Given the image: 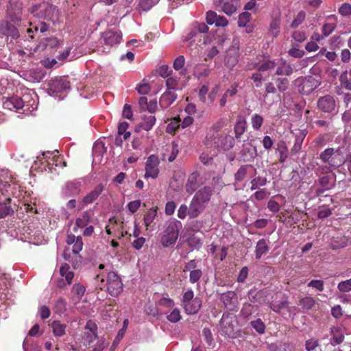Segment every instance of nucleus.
<instances>
[{"instance_id": "nucleus-11", "label": "nucleus", "mask_w": 351, "mask_h": 351, "mask_svg": "<svg viewBox=\"0 0 351 351\" xmlns=\"http://www.w3.org/2000/svg\"><path fill=\"white\" fill-rule=\"evenodd\" d=\"M317 108L319 110L326 113L332 112L336 108L334 97L330 95L321 97L317 101Z\"/></svg>"}, {"instance_id": "nucleus-56", "label": "nucleus", "mask_w": 351, "mask_h": 351, "mask_svg": "<svg viewBox=\"0 0 351 351\" xmlns=\"http://www.w3.org/2000/svg\"><path fill=\"white\" fill-rule=\"evenodd\" d=\"M181 319L180 311L178 308H174L172 312L167 316V319L172 322L176 323Z\"/></svg>"}, {"instance_id": "nucleus-5", "label": "nucleus", "mask_w": 351, "mask_h": 351, "mask_svg": "<svg viewBox=\"0 0 351 351\" xmlns=\"http://www.w3.org/2000/svg\"><path fill=\"white\" fill-rule=\"evenodd\" d=\"M236 322V316L233 313H223L220 321L221 333L230 338L235 337L234 324Z\"/></svg>"}, {"instance_id": "nucleus-58", "label": "nucleus", "mask_w": 351, "mask_h": 351, "mask_svg": "<svg viewBox=\"0 0 351 351\" xmlns=\"http://www.w3.org/2000/svg\"><path fill=\"white\" fill-rule=\"evenodd\" d=\"M247 173V167L241 166L235 173V180L237 181H241L244 179Z\"/></svg>"}, {"instance_id": "nucleus-39", "label": "nucleus", "mask_w": 351, "mask_h": 351, "mask_svg": "<svg viewBox=\"0 0 351 351\" xmlns=\"http://www.w3.org/2000/svg\"><path fill=\"white\" fill-rule=\"evenodd\" d=\"M66 301L63 298H60L55 302L54 311L56 313H63L66 310Z\"/></svg>"}, {"instance_id": "nucleus-55", "label": "nucleus", "mask_w": 351, "mask_h": 351, "mask_svg": "<svg viewBox=\"0 0 351 351\" xmlns=\"http://www.w3.org/2000/svg\"><path fill=\"white\" fill-rule=\"evenodd\" d=\"M337 287L341 292H349L351 291V279L339 282Z\"/></svg>"}, {"instance_id": "nucleus-40", "label": "nucleus", "mask_w": 351, "mask_h": 351, "mask_svg": "<svg viewBox=\"0 0 351 351\" xmlns=\"http://www.w3.org/2000/svg\"><path fill=\"white\" fill-rule=\"evenodd\" d=\"M43 43L45 48L54 49L59 46L60 41L56 37H50L45 38Z\"/></svg>"}, {"instance_id": "nucleus-32", "label": "nucleus", "mask_w": 351, "mask_h": 351, "mask_svg": "<svg viewBox=\"0 0 351 351\" xmlns=\"http://www.w3.org/2000/svg\"><path fill=\"white\" fill-rule=\"evenodd\" d=\"M16 10L12 12V8L8 10V15L10 20L14 23H18L21 20L22 8L20 5H16Z\"/></svg>"}, {"instance_id": "nucleus-23", "label": "nucleus", "mask_w": 351, "mask_h": 351, "mask_svg": "<svg viewBox=\"0 0 351 351\" xmlns=\"http://www.w3.org/2000/svg\"><path fill=\"white\" fill-rule=\"evenodd\" d=\"M88 217L84 215L82 218H78L76 219L75 225L73 227V231L75 232H77L78 230H80V232H82L84 235H86L88 234Z\"/></svg>"}, {"instance_id": "nucleus-1", "label": "nucleus", "mask_w": 351, "mask_h": 351, "mask_svg": "<svg viewBox=\"0 0 351 351\" xmlns=\"http://www.w3.org/2000/svg\"><path fill=\"white\" fill-rule=\"evenodd\" d=\"M213 194L211 187L206 186L199 189L193 196L189 205V217H197L206 208Z\"/></svg>"}, {"instance_id": "nucleus-9", "label": "nucleus", "mask_w": 351, "mask_h": 351, "mask_svg": "<svg viewBox=\"0 0 351 351\" xmlns=\"http://www.w3.org/2000/svg\"><path fill=\"white\" fill-rule=\"evenodd\" d=\"M320 85V82L311 75L302 78L298 85V90L303 95L311 94Z\"/></svg>"}, {"instance_id": "nucleus-50", "label": "nucleus", "mask_w": 351, "mask_h": 351, "mask_svg": "<svg viewBox=\"0 0 351 351\" xmlns=\"http://www.w3.org/2000/svg\"><path fill=\"white\" fill-rule=\"evenodd\" d=\"M263 122V118L256 114L252 117V125L254 129L259 130Z\"/></svg>"}, {"instance_id": "nucleus-63", "label": "nucleus", "mask_w": 351, "mask_h": 351, "mask_svg": "<svg viewBox=\"0 0 351 351\" xmlns=\"http://www.w3.org/2000/svg\"><path fill=\"white\" fill-rule=\"evenodd\" d=\"M339 12L343 16H348L351 14V5L345 3L339 9Z\"/></svg>"}, {"instance_id": "nucleus-46", "label": "nucleus", "mask_w": 351, "mask_h": 351, "mask_svg": "<svg viewBox=\"0 0 351 351\" xmlns=\"http://www.w3.org/2000/svg\"><path fill=\"white\" fill-rule=\"evenodd\" d=\"M202 276V271L201 269L191 270L189 275V280L191 283L194 284L199 280Z\"/></svg>"}, {"instance_id": "nucleus-15", "label": "nucleus", "mask_w": 351, "mask_h": 351, "mask_svg": "<svg viewBox=\"0 0 351 351\" xmlns=\"http://www.w3.org/2000/svg\"><path fill=\"white\" fill-rule=\"evenodd\" d=\"M256 148L247 143H243L239 152L240 157L243 162H250L256 156Z\"/></svg>"}, {"instance_id": "nucleus-29", "label": "nucleus", "mask_w": 351, "mask_h": 351, "mask_svg": "<svg viewBox=\"0 0 351 351\" xmlns=\"http://www.w3.org/2000/svg\"><path fill=\"white\" fill-rule=\"evenodd\" d=\"M39 7L41 11H45V13L43 16L48 20H53V14H56L58 12V10L55 6L48 3H43L40 5Z\"/></svg>"}, {"instance_id": "nucleus-25", "label": "nucleus", "mask_w": 351, "mask_h": 351, "mask_svg": "<svg viewBox=\"0 0 351 351\" xmlns=\"http://www.w3.org/2000/svg\"><path fill=\"white\" fill-rule=\"evenodd\" d=\"M293 69L290 64L282 60L277 67L276 75L289 76L293 73Z\"/></svg>"}, {"instance_id": "nucleus-31", "label": "nucleus", "mask_w": 351, "mask_h": 351, "mask_svg": "<svg viewBox=\"0 0 351 351\" xmlns=\"http://www.w3.org/2000/svg\"><path fill=\"white\" fill-rule=\"evenodd\" d=\"M51 326L56 337H62L65 335L66 326L60 321H53Z\"/></svg>"}, {"instance_id": "nucleus-8", "label": "nucleus", "mask_w": 351, "mask_h": 351, "mask_svg": "<svg viewBox=\"0 0 351 351\" xmlns=\"http://www.w3.org/2000/svg\"><path fill=\"white\" fill-rule=\"evenodd\" d=\"M69 88V82L66 78L56 77L49 82L47 93L49 95L56 97V93H62Z\"/></svg>"}, {"instance_id": "nucleus-26", "label": "nucleus", "mask_w": 351, "mask_h": 351, "mask_svg": "<svg viewBox=\"0 0 351 351\" xmlns=\"http://www.w3.org/2000/svg\"><path fill=\"white\" fill-rule=\"evenodd\" d=\"M105 152L106 147L104 143L102 141H97L93 146V162L95 161L96 158H98V160H100Z\"/></svg>"}, {"instance_id": "nucleus-17", "label": "nucleus", "mask_w": 351, "mask_h": 351, "mask_svg": "<svg viewBox=\"0 0 351 351\" xmlns=\"http://www.w3.org/2000/svg\"><path fill=\"white\" fill-rule=\"evenodd\" d=\"M0 32L5 36H10L13 39L19 37V32L16 27L7 21H1L0 24Z\"/></svg>"}, {"instance_id": "nucleus-16", "label": "nucleus", "mask_w": 351, "mask_h": 351, "mask_svg": "<svg viewBox=\"0 0 351 351\" xmlns=\"http://www.w3.org/2000/svg\"><path fill=\"white\" fill-rule=\"evenodd\" d=\"M60 274L65 278V281L60 280L58 282L57 285L59 287H63L66 285H70L74 276L73 271L70 270V266L67 263L62 265L60 268Z\"/></svg>"}, {"instance_id": "nucleus-21", "label": "nucleus", "mask_w": 351, "mask_h": 351, "mask_svg": "<svg viewBox=\"0 0 351 351\" xmlns=\"http://www.w3.org/2000/svg\"><path fill=\"white\" fill-rule=\"evenodd\" d=\"M247 128V122L242 117H239L234 125L235 138L239 140L241 135L245 132Z\"/></svg>"}, {"instance_id": "nucleus-42", "label": "nucleus", "mask_w": 351, "mask_h": 351, "mask_svg": "<svg viewBox=\"0 0 351 351\" xmlns=\"http://www.w3.org/2000/svg\"><path fill=\"white\" fill-rule=\"evenodd\" d=\"M104 189V186L100 184H98L94 190H93L90 193H89V203L95 200L99 195L101 193Z\"/></svg>"}, {"instance_id": "nucleus-33", "label": "nucleus", "mask_w": 351, "mask_h": 351, "mask_svg": "<svg viewBox=\"0 0 351 351\" xmlns=\"http://www.w3.org/2000/svg\"><path fill=\"white\" fill-rule=\"evenodd\" d=\"M86 291L85 287L80 285V284H75L72 289V293L73 295V300L77 303L84 295V293Z\"/></svg>"}, {"instance_id": "nucleus-52", "label": "nucleus", "mask_w": 351, "mask_h": 351, "mask_svg": "<svg viewBox=\"0 0 351 351\" xmlns=\"http://www.w3.org/2000/svg\"><path fill=\"white\" fill-rule=\"evenodd\" d=\"M235 293L232 291H228L221 294V300L223 304L227 306L231 304L232 298L234 297Z\"/></svg>"}, {"instance_id": "nucleus-24", "label": "nucleus", "mask_w": 351, "mask_h": 351, "mask_svg": "<svg viewBox=\"0 0 351 351\" xmlns=\"http://www.w3.org/2000/svg\"><path fill=\"white\" fill-rule=\"evenodd\" d=\"M269 245L267 241L264 239H260L256 245V258L260 259L263 255H265L269 251Z\"/></svg>"}, {"instance_id": "nucleus-44", "label": "nucleus", "mask_w": 351, "mask_h": 351, "mask_svg": "<svg viewBox=\"0 0 351 351\" xmlns=\"http://www.w3.org/2000/svg\"><path fill=\"white\" fill-rule=\"evenodd\" d=\"M305 17L306 14L304 11L299 12L291 24V27L295 28L298 27L304 21Z\"/></svg>"}, {"instance_id": "nucleus-54", "label": "nucleus", "mask_w": 351, "mask_h": 351, "mask_svg": "<svg viewBox=\"0 0 351 351\" xmlns=\"http://www.w3.org/2000/svg\"><path fill=\"white\" fill-rule=\"evenodd\" d=\"M202 336L208 346H210L213 343V335L209 328H205L202 330Z\"/></svg>"}, {"instance_id": "nucleus-41", "label": "nucleus", "mask_w": 351, "mask_h": 351, "mask_svg": "<svg viewBox=\"0 0 351 351\" xmlns=\"http://www.w3.org/2000/svg\"><path fill=\"white\" fill-rule=\"evenodd\" d=\"M276 66V64L273 60H266L264 61L260 66L257 67L258 71H266L269 70H272Z\"/></svg>"}, {"instance_id": "nucleus-2", "label": "nucleus", "mask_w": 351, "mask_h": 351, "mask_svg": "<svg viewBox=\"0 0 351 351\" xmlns=\"http://www.w3.org/2000/svg\"><path fill=\"white\" fill-rule=\"evenodd\" d=\"M343 147L327 148L320 153L319 158L324 163H328L330 167L337 169L346 162L344 156Z\"/></svg>"}, {"instance_id": "nucleus-61", "label": "nucleus", "mask_w": 351, "mask_h": 351, "mask_svg": "<svg viewBox=\"0 0 351 351\" xmlns=\"http://www.w3.org/2000/svg\"><path fill=\"white\" fill-rule=\"evenodd\" d=\"M308 286L315 288L319 291L324 290V282L320 280H312L308 282Z\"/></svg>"}, {"instance_id": "nucleus-18", "label": "nucleus", "mask_w": 351, "mask_h": 351, "mask_svg": "<svg viewBox=\"0 0 351 351\" xmlns=\"http://www.w3.org/2000/svg\"><path fill=\"white\" fill-rule=\"evenodd\" d=\"M177 99V94L173 90H166L160 98V106L162 108H167Z\"/></svg>"}, {"instance_id": "nucleus-45", "label": "nucleus", "mask_w": 351, "mask_h": 351, "mask_svg": "<svg viewBox=\"0 0 351 351\" xmlns=\"http://www.w3.org/2000/svg\"><path fill=\"white\" fill-rule=\"evenodd\" d=\"M178 81L176 78L173 77H170L166 80V86L167 90H173L175 91L178 90Z\"/></svg>"}, {"instance_id": "nucleus-3", "label": "nucleus", "mask_w": 351, "mask_h": 351, "mask_svg": "<svg viewBox=\"0 0 351 351\" xmlns=\"http://www.w3.org/2000/svg\"><path fill=\"white\" fill-rule=\"evenodd\" d=\"M181 223L178 221H169L165 225V230L161 237V244L163 247L173 245L178 239L179 227Z\"/></svg>"}, {"instance_id": "nucleus-10", "label": "nucleus", "mask_w": 351, "mask_h": 351, "mask_svg": "<svg viewBox=\"0 0 351 351\" xmlns=\"http://www.w3.org/2000/svg\"><path fill=\"white\" fill-rule=\"evenodd\" d=\"M158 165L159 160L158 158L156 155H151L147 160L145 164V178H152L154 179L156 178L158 175Z\"/></svg>"}, {"instance_id": "nucleus-28", "label": "nucleus", "mask_w": 351, "mask_h": 351, "mask_svg": "<svg viewBox=\"0 0 351 351\" xmlns=\"http://www.w3.org/2000/svg\"><path fill=\"white\" fill-rule=\"evenodd\" d=\"M123 291V283L116 281L108 283V291L113 297H117Z\"/></svg>"}, {"instance_id": "nucleus-27", "label": "nucleus", "mask_w": 351, "mask_h": 351, "mask_svg": "<svg viewBox=\"0 0 351 351\" xmlns=\"http://www.w3.org/2000/svg\"><path fill=\"white\" fill-rule=\"evenodd\" d=\"M14 213L10 206V197L6 199L5 202H0V218L3 219L11 215Z\"/></svg>"}, {"instance_id": "nucleus-4", "label": "nucleus", "mask_w": 351, "mask_h": 351, "mask_svg": "<svg viewBox=\"0 0 351 351\" xmlns=\"http://www.w3.org/2000/svg\"><path fill=\"white\" fill-rule=\"evenodd\" d=\"M182 302L184 309L188 315L197 313L202 306V300L197 297L194 298V293L191 289L184 293Z\"/></svg>"}, {"instance_id": "nucleus-6", "label": "nucleus", "mask_w": 351, "mask_h": 351, "mask_svg": "<svg viewBox=\"0 0 351 351\" xmlns=\"http://www.w3.org/2000/svg\"><path fill=\"white\" fill-rule=\"evenodd\" d=\"M66 241L68 246L64 251L63 256L66 261H69L71 257L70 250H71L74 254H77L82 250L83 242L80 235L75 237L72 234L67 236Z\"/></svg>"}, {"instance_id": "nucleus-37", "label": "nucleus", "mask_w": 351, "mask_h": 351, "mask_svg": "<svg viewBox=\"0 0 351 351\" xmlns=\"http://www.w3.org/2000/svg\"><path fill=\"white\" fill-rule=\"evenodd\" d=\"M277 88L281 93L285 92L288 89L289 81L286 77H278L276 80Z\"/></svg>"}, {"instance_id": "nucleus-60", "label": "nucleus", "mask_w": 351, "mask_h": 351, "mask_svg": "<svg viewBox=\"0 0 351 351\" xmlns=\"http://www.w3.org/2000/svg\"><path fill=\"white\" fill-rule=\"evenodd\" d=\"M29 339L27 338H25L23 344L24 351H40V348L37 344H35L34 346L29 345Z\"/></svg>"}, {"instance_id": "nucleus-35", "label": "nucleus", "mask_w": 351, "mask_h": 351, "mask_svg": "<svg viewBox=\"0 0 351 351\" xmlns=\"http://www.w3.org/2000/svg\"><path fill=\"white\" fill-rule=\"evenodd\" d=\"M315 300L311 297H305L299 301V305L302 307L304 310H309L313 308L315 305Z\"/></svg>"}, {"instance_id": "nucleus-59", "label": "nucleus", "mask_w": 351, "mask_h": 351, "mask_svg": "<svg viewBox=\"0 0 351 351\" xmlns=\"http://www.w3.org/2000/svg\"><path fill=\"white\" fill-rule=\"evenodd\" d=\"M319 183L322 188L330 189V178L328 176H324L319 179Z\"/></svg>"}, {"instance_id": "nucleus-30", "label": "nucleus", "mask_w": 351, "mask_h": 351, "mask_svg": "<svg viewBox=\"0 0 351 351\" xmlns=\"http://www.w3.org/2000/svg\"><path fill=\"white\" fill-rule=\"evenodd\" d=\"M238 4V0H232L230 2H224L222 5L221 10L227 15L230 16L236 12Z\"/></svg>"}, {"instance_id": "nucleus-53", "label": "nucleus", "mask_w": 351, "mask_h": 351, "mask_svg": "<svg viewBox=\"0 0 351 351\" xmlns=\"http://www.w3.org/2000/svg\"><path fill=\"white\" fill-rule=\"evenodd\" d=\"M41 64L47 69H51L58 64V61L56 58H45L41 60Z\"/></svg>"}, {"instance_id": "nucleus-22", "label": "nucleus", "mask_w": 351, "mask_h": 351, "mask_svg": "<svg viewBox=\"0 0 351 351\" xmlns=\"http://www.w3.org/2000/svg\"><path fill=\"white\" fill-rule=\"evenodd\" d=\"M156 123V117L153 115H145L143 118V121L136 127V130L139 131L141 128L144 130H150Z\"/></svg>"}, {"instance_id": "nucleus-57", "label": "nucleus", "mask_w": 351, "mask_h": 351, "mask_svg": "<svg viewBox=\"0 0 351 351\" xmlns=\"http://www.w3.org/2000/svg\"><path fill=\"white\" fill-rule=\"evenodd\" d=\"M187 215L189 216V206L188 207L186 204H182L178 208V217L181 219H184Z\"/></svg>"}, {"instance_id": "nucleus-38", "label": "nucleus", "mask_w": 351, "mask_h": 351, "mask_svg": "<svg viewBox=\"0 0 351 351\" xmlns=\"http://www.w3.org/2000/svg\"><path fill=\"white\" fill-rule=\"evenodd\" d=\"M280 20L278 18H275L272 19L270 23V32L271 34L276 37L280 32Z\"/></svg>"}, {"instance_id": "nucleus-43", "label": "nucleus", "mask_w": 351, "mask_h": 351, "mask_svg": "<svg viewBox=\"0 0 351 351\" xmlns=\"http://www.w3.org/2000/svg\"><path fill=\"white\" fill-rule=\"evenodd\" d=\"M251 14L245 12L239 14L238 19V25L241 27H244L246 26L247 23L250 21Z\"/></svg>"}, {"instance_id": "nucleus-36", "label": "nucleus", "mask_w": 351, "mask_h": 351, "mask_svg": "<svg viewBox=\"0 0 351 351\" xmlns=\"http://www.w3.org/2000/svg\"><path fill=\"white\" fill-rule=\"evenodd\" d=\"M252 327L259 334H263L265 330V325L261 319L258 318L250 322Z\"/></svg>"}, {"instance_id": "nucleus-64", "label": "nucleus", "mask_w": 351, "mask_h": 351, "mask_svg": "<svg viewBox=\"0 0 351 351\" xmlns=\"http://www.w3.org/2000/svg\"><path fill=\"white\" fill-rule=\"evenodd\" d=\"M332 215L331 210L328 207H324L320 209L317 213V217L319 219H325L330 217Z\"/></svg>"}, {"instance_id": "nucleus-20", "label": "nucleus", "mask_w": 351, "mask_h": 351, "mask_svg": "<svg viewBox=\"0 0 351 351\" xmlns=\"http://www.w3.org/2000/svg\"><path fill=\"white\" fill-rule=\"evenodd\" d=\"M81 182L80 181H71L67 182L62 189V193L66 196L77 195L80 193Z\"/></svg>"}, {"instance_id": "nucleus-12", "label": "nucleus", "mask_w": 351, "mask_h": 351, "mask_svg": "<svg viewBox=\"0 0 351 351\" xmlns=\"http://www.w3.org/2000/svg\"><path fill=\"white\" fill-rule=\"evenodd\" d=\"M249 300L253 303L265 304L269 302V292L266 289L257 291L251 289L248 292Z\"/></svg>"}, {"instance_id": "nucleus-13", "label": "nucleus", "mask_w": 351, "mask_h": 351, "mask_svg": "<svg viewBox=\"0 0 351 351\" xmlns=\"http://www.w3.org/2000/svg\"><path fill=\"white\" fill-rule=\"evenodd\" d=\"M45 72L42 69H33L23 72L21 75L25 80L32 83H38L45 76Z\"/></svg>"}, {"instance_id": "nucleus-51", "label": "nucleus", "mask_w": 351, "mask_h": 351, "mask_svg": "<svg viewBox=\"0 0 351 351\" xmlns=\"http://www.w3.org/2000/svg\"><path fill=\"white\" fill-rule=\"evenodd\" d=\"M187 242L189 247L192 248H199L202 245L201 239L195 235L190 237Z\"/></svg>"}, {"instance_id": "nucleus-48", "label": "nucleus", "mask_w": 351, "mask_h": 351, "mask_svg": "<svg viewBox=\"0 0 351 351\" xmlns=\"http://www.w3.org/2000/svg\"><path fill=\"white\" fill-rule=\"evenodd\" d=\"M222 145L225 150H230L234 145V138L230 136H226L222 141Z\"/></svg>"}, {"instance_id": "nucleus-49", "label": "nucleus", "mask_w": 351, "mask_h": 351, "mask_svg": "<svg viewBox=\"0 0 351 351\" xmlns=\"http://www.w3.org/2000/svg\"><path fill=\"white\" fill-rule=\"evenodd\" d=\"M288 306L287 301H280L275 304H271L270 308L276 313H279L281 309L287 308Z\"/></svg>"}, {"instance_id": "nucleus-34", "label": "nucleus", "mask_w": 351, "mask_h": 351, "mask_svg": "<svg viewBox=\"0 0 351 351\" xmlns=\"http://www.w3.org/2000/svg\"><path fill=\"white\" fill-rule=\"evenodd\" d=\"M157 215V208L149 209L144 215V223L146 227H148L153 222Z\"/></svg>"}, {"instance_id": "nucleus-19", "label": "nucleus", "mask_w": 351, "mask_h": 351, "mask_svg": "<svg viewBox=\"0 0 351 351\" xmlns=\"http://www.w3.org/2000/svg\"><path fill=\"white\" fill-rule=\"evenodd\" d=\"M23 106L24 102L23 99L18 96L12 97L3 102L4 108L10 110L22 109Z\"/></svg>"}, {"instance_id": "nucleus-62", "label": "nucleus", "mask_w": 351, "mask_h": 351, "mask_svg": "<svg viewBox=\"0 0 351 351\" xmlns=\"http://www.w3.org/2000/svg\"><path fill=\"white\" fill-rule=\"evenodd\" d=\"M153 6V1L152 0H141L138 3V7L141 10H149Z\"/></svg>"}, {"instance_id": "nucleus-47", "label": "nucleus", "mask_w": 351, "mask_h": 351, "mask_svg": "<svg viewBox=\"0 0 351 351\" xmlns=\"http://www.w3.org/2000/svg\"><path fill=\"white\" fill-rule=\"evenodd\" d=\"M319 346V340L317 339L311 338L305 342V349L306 351H313Z\"/></svg>"}, {"instance_id": "nucleus-7", "label": "nucleus", "mask_w": 351, "mask_h": 351, "mask_svg": "<svg viewBox=\"0 0 351 351\" xmlns=\"http://www.w3.org/2000/svg\"><path fill=\"white\" fill-rule=\"evenodd\" d=\"M16 189V181L14 175L6 169L0 168V191L2 194L11 189Z\"/></svg>"}, {"instance_id": "nucleus-14", "label": "nucleus", "mask_w": 351, "mask_h": 351, "mask_svg": "<svg viewBox=\"0 0 351 351\" xmlns=\"http://www.w3.org/2000/svg\"><path fill=\"white\" fill-rule=\"evenodd\" d=\"M104 40L106 45L113 46L119 44L122 39L121 32L119 29L108 30L103 34Z\"/></svg>"}]
</instances>
